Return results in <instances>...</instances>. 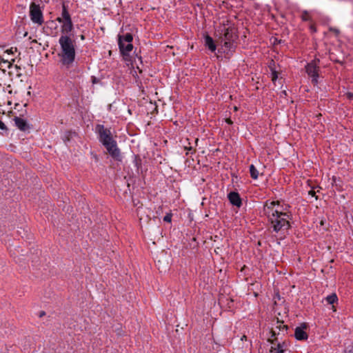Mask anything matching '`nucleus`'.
<instances>
[{"label":"nucleus","mask_w":353,"mask_h":353,"mask_svg":"<svg viewBox=\"0 0 353 353\" xmlns=\"http://www.w3.org/2000/svg\"><path fill=\"white\" fill-rule=\"evenodd\" d=\"M43 314H44V312H42V313H41L40 316H41Z\"/></svg>","instance_id":"nucleus-29"},{"label":"nucleus","mask_w":353,"mask_h":353,"mask_svg":"<svg viewBox=\"0 0 353 353\" xmlns=\"http://www.w3.org/2000/svg\"><path fill=\"white\" fill-rule=\"evenodd\" d=\"M227 123H229V124H231L232 122L230 119H227L226 120Z\"/></svg>","instance_id":"nucleus-23"},{"label":"nucleus","mask_w":353,"mask_h":353,"mask_svg":"<svg viewBox=\"0 0 353 353\" xmlns=\"http://www.w3.org/2000/svg\"><path fill=\"white\" fill-rule=\"evenodd\" d=\"M171 220H172V215L170 214H168L163 217V221L165 222L170 223V222H171Z\"/></svg>","instance_id":"nucleus-17"},{"label":"nucleus","mask_w":353,"mask_h":353,"mask_svg":"<svg viewBox=\"0 0 353 353\" xmlns=\"http://www.w3.org/2000/svg\"><path fill=\"white\" fill-rule=\"evenodd\" d=\"M234 41H223L224 44L223 46V49L224 52H227L228 53L229 52H231L234 48Z\"/></svg>","instance_id":"nucleus-13"},{"label":"nucleus","mask_w":353,"mask_h":353,"mask_svg":"<svg viewBox=\"0 0 353 353\" xmlns=\"http://www.w3.org/2000/svg\"><path fill=\"white\" fill-rule=\"evenodd\" d=\"M141 210H142V209H141V208L138 209V212L137 213H138L139 216L140 215V213H141Z\"/></svg>","instance_id":"nucleus-24"},{"label":"nucleus","mask_w":353,"mask_h":353,"mask_svg":"<svg viewBox=\"0 0 353 353\" xmlns=\"http://www.w3.org/2000/svg\"><path fill=\"white\" fill-rule=\"evenodd\" d=\"M0 86H1V85L0 84Z\"/></svg>","instance_id":"nucleus-31"},{"label":"nucleus","mask_w":353,"mask_h":353,"mask_svg":"<svg viewBox=\"0 0 353 353\" xmlns=\"http://www.w3.org/2000/svg\"><path fill=\"white\" fill-rule=\"evenodd\" d=\"M0 129L1 130L6 129V126H5L4 123L1 120H0Z\"/></svg>","instance_id":"nucleus-19"},{"label":"nucleus","mask_w":353,"mask_h":353,"mask_svg":"<svg viewBox=\"0 0 353 353\" xmlns=\"http://www.w3.org/2000/svg\"><path fill=\"white\" fill-rule=\"evenodd\" d=\"M81 38V39H83L84 37L82 35Z\"/></svg>","instance_id":"nucleus-30"},{"label":"nucleus","mask_w":353,"mask_h":353,"mask_svg":"<svg viewBox=\"0 0 353 353\" xmlns=\"http://www.w3.org/2000/svg\"><path fill=\"white\" fill-rule=\"evenodd\" d=\"M306 325L302 324L299 327H296L294 331V336L297 340H305L307 339V334L305 332Z\"/></svg>","instance_id":"nucleus-8"},{"label":"nucleus","mask_w":353,"mask_h":353,"mask_svg":"<svg viewBox=\"0 0 353 353\" xmlns=\"http://www.w3.org/2000/svg\"><path fill=\"white\" fill-rule=\"evenodd\" d=\"M228 199L230 203L237 207H240L241 205V201L239 194L236 192H232L228 194Z\"/></svg>","instance_id":"nucleus-10"},{"label":"nucleus","mask_w":353,"mask_h":353,"mask_svg":"<svg viewBox=\"0 0 353 353\" xmlns=\"http://www.w3.org/2000/svg\"><path fill=\"white\" fill-rule=\"evenodd\" d=\"M205 46L211 51L214 52L216 46L212 38L208 35H205L204 37Z\"/></svg>","instance_id":"nucleus-11"},{"label":"nucleus","mask_w":353,"mask_h":353,"mask_svg":"<svg viewBox=\"0 0 353 353\" xmlns=\"http://www.w3.org/2000/svg\"><path fill=\"white\" fill-rule=\"evenodd\" d=\"M3 63L7 64V65H8V67L9 68H12V67H13V66H12V65L10 63L8 62V61H4V62H3Z\"/></svg>","instance_id":"nucleus-20"},{"label":"nucleus","mask_w":353,"mask_h":353,"mask_svg":"<svg viewBox=\"0 0 353 353\" xmlns=\"http://www.w3.org/2000/svg\"><path fill=\"white\" fill-rule=\"evenodd\" d=\"M59 43L61 48V51L59 53L61 62L63 65L69 68L75 59L74 41L69 35H61Z\"/></svg>","instance_id":"nucleus-2"},{"label":"nucleus","mask_w":353,"mask_h":353,"mask_svg":"<svg viewBox=\"0 0 353 353\" xmlns=\"http://www.w3.org/2000/svg\"><path fill=\"white\" fill-rule=\"evenodd\" d=\"M57 21L61 24V35H68L73 29V23L65 6H63L61 14L57 18Z\"/></svg>","instance_id":"nucleus-4"},{"label":"nucleus","mask_w":353,"mask_h":353,"mask_svg":"<svg viewBox=\"0 0 353 353\" xmlns=\"http://www.w3.org/2000/svg\"><path fill=\"white\" fill-rule=\"evenodd\" d=\"M15 125L21 131L29 130L30 127L27 121L20 117H15L14 119Z\"/></svg>","instance_id":"nucleus-9"},{"label":"nucleus","mask_w":353,"mask_h":353,"mask_svg":"<svg viewBox=\"0 0 353 353\" xmlns=\"http://www.w3.org/2000/svg\"><path fill=\"white\" fill-rule=\"evenodd\" d=\"M0 67H1V64L0 63ZM0 72L1 73H4L5 72V70L4 69H1V68H0Z\"/></svg>","instance_id":"nucleus-22"},{"label":"nucleus","mask_w":353,"mask_h":353,"mask_svg":"<svg viewBox=\"0 0 353 353\" xmlns=\"http://www.w3.org/2000/svg\"><path fill=\"white\" fill-rule=\"evenodd\" d=\"M348 97H349L350 98H351V97H352V94H350V93H349V94H348Z\"/></svg>","instance_id":"nucleus-25"},{"label":"nucleus","mask_w":353,"mask_h":353,"mask_svg":"<svg viewBox=\"0 0 353 353\" xmlns=\"http://www.w3.org/2000/svg\"><path fill=\"white\" fill-rule=\"evenodd\" d=\"M30 17L33 23L37 26L43 24V15L39 5L31 3L30 5Z\"/></svg>","instance_id":"nucleus-6"},{"label":"nucleus","mask_w":353,"mask_h":353,"mask_svg":"<svg viewBox=\"0 0 353 353\" xmlns=\"http://www.w3.org/2000/svg\"><path fill=\"white\" fill-rule=\"evenodd\" d=\"M97 130L99 141L105 147L108 152L117 159L120 157V150L117 147V141L112 137L110 130L101 125L97 126Z\"/></svg>","instance_id":"nucleus-3"},{"label":"nucleus","mask_w":353,"mask_h":353,"mask_svg":"<svg viewBox=\"0 0 353 353\" xmlns=\"http://www.w3.org/2000/svg\"><path fill=\"white\" fill-rule=\"evenodd\" d=\"M234 109L235 111L237 110V107L234 106Z\"/></svg>","instance_id":"nucleus-27"},{"label":"nucleus","mask_w":353,"mask_h":353,"mask_svg":"<svg viewBox=\"0 0 353 353\" xmlns=\"http://www.w3.org/2000/svg\"><path fill=\"white\" fill-rule=\"evenodd\" d=\"M263 212L270 222L274 232L285 234L290 228L289 205L283 201H266L263 206Z\"/></svg>","instance_id":"nucleus-1"},{"label":"nucleus","mask_w":353,"mask_h":353,"mask_svg":"<svg viewBox=\"0 0 353 353\" xmlns=\"http://www.w3.org/2000/svg\"><path fill=\"white\" fill-rule=\"evenodd\" d=\"M345 353H353V346L352 347H350V349H348Z\"/></svg>","instance_id":"nucleus-21"},{"label":"nucleus","mask_w":353,"mask_h":353,"mask_svg":"<svg viewBox=\"0 0 353 353\" xmlns=\"http://www.w3.org/2000/svg\"><path fill=\"white\" fill-rule=\"evenodd\" d=\"M306 72L312 78V81L316 84L319 77V66L317 61L314 60L305 66Z\"/></svg>","instance_id":"nucleus-7"},{"label":"nucleus","mask_w":353,"mask_h":353,"mask_svg":"<svg viewBox=\"0 0 353 353\" xmlns=\"http://www.w3.org/2000/svg\"><path fill=\"white\" fill-rule=\"evenodd\" d=\"M284 350L283 349V346L281 344H277L276 347H272V353H283Z\"/></svg>","instance_id":"nucleus-16"},{"label":"nucleus","mask_w":353,"mask_h":353,"mask_svg":"<svg viewBox=\"0 0 353 353\" xmlns=\"http://www.w3.org/2000/svg\"><path fill=\"white\" fill-rule=\"evenodd\" d=\"M236 37V34L232 30L227 28L224 34L223 41H234Z\"/></svg>","instance_id":"nucleus-12"},{"label":"nucleus","mask_w":353,"mask_h":353,"mask_svg":"<svg viewBox=\"0 0 353 353\" xmlns=\"http://www.w3.org/2000/svg\"><path fill=\"white\" fill-rule=\"evenodd\" d=\"M325 300L327 303L332 305L338 301V298L336 294H332L330 295H328L325 298Z\"/></svg>","instance_id":"nucleus-15"},{"label":"nucleus","mask_w":353,"mask_h":353,"mask_svg":"<svg viewBox=\"0 0 353 353\" xmlns=\"http://www.w3.org/2000/svg\"><path fill=\"white\" fill-rule=\"evenodd\" d=\"M139 219H140V221H141L143 219V217L140 216Z\"/></svg>","instance_id":"nucleus-28"},{"label":"nucleus","mask_w":353,"mask_h":353,"mask_svg":"<svg viewBox=\"0 0 353 353\" xmlns=\"http://www.w3.org/2000/svg\"><path fill=\"white\" fill-rule=\"evenodd\" d=\"M278 78L277 72L275 70H272V80L275 81Z\"/></svg>","instance_id":"nucleus-18"},{"label":"nucleus","mask_w":353,"mask_h":353,"mask_svg":"<svg viewBox=\"0 0 353 353\" xmlns=\"http://www.w3.org/2000/svg\"><path fill=\"white\" fill-rule=\"evenodd\" d=\"M250 172L251 177L253 179H258L259 172H258L257 169L255 168V166L252 164L250 165Z\"/></svg>","instance_id":"nucleus-14"},{"label":"nucleus","mask_w":353,"mask_h":353,"mask_svg":"<svg viewBox=\"0 0 353 353\" xmlns=\"http://www.w3.org/2000/svg\"><path fill=\"white\" fill-rule=\"evenodd\" d=\"M132 35L130 33H127L123 36H119V47L123 56H128L130 52L132 50Z\"/></svg>","instance_id":"nucleus-5"},{"label":"nucleus","mask_w":353,"mask_h":353,"mask_svg":"<svg viewBox=\"0 0 353 353\" xmlns=\"http://www.w3.org/2000/svg\"><path fill=\"white\" fill-rule=\"evenodd\" d=\"M310 194H311L312 196L314 195V192H312V191H310Z\"/></svg>","instance_id":"nucleus-26"}]
</instances>
